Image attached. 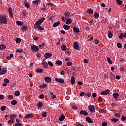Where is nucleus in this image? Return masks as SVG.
<instances>
[{
    "instance_id": "nucleus-19",
    "label": "nucleus",
    "mask_w": 126,
    "mask_h": 126,
    "mask_svg": "<svg viewBox=\"0 0 126 126\" xmlns=\"http://www.w3.org/2000/svg\"><path fill=\"white\" fill-rule=\"evenodd\" d=\"M60 21L56 22L53 24V27H57V26H59V25H60Z\"/></svg>"
},
{
    "instance_id": "nucleus-57",
    "label": "nucleus",
    "mask_w": 126,
    "mask_h": 126,
    "mask_svg": "<svg viewBox=\"0 0 126 126\" xmlns=\"http://www.w3.org/2000/svg\"><path fill=\"white\" fill-rule=\"evenodd\" d=\"M4 82H5V83H9V80L8 79H4Z\"/></svg>"
},
{
    "instance_id": "nucleus-64",
    "label": "nucleus",
    "mask_w": 126,
    "mask_h": 126,
    "mask_svg": "<svg viewBox=\"0 0 126 126\" xmlns=\"http://www.w3.org/2000/svg\"><path fill=\"white\" fill-rule=\"evenodd\" d=\"M77 84L78 85H82V84H83V83L81 81H78V83H77Z\"/></svg>"
},
{
    "instance_id": "nucleus-15",
    "label": "nucleus",
    "mask_w": 126,
    "mask_h": 126,
    "mask_svg": "<svg viewBox=\"0 0 126 126\" xmlns=\"http://www.w3.org/2000/svg\"><path fill=\"white\" fill-rule=\"evenodd\" d=\"M74 48L75 49V50H78L79 49V46H78V42H75L74 43Z\"/></svg>"
},
{
    "instance_id": "nucleus-55",
    "label": "nucleus",
    "mask_w": 126,
    "mask_h": 126,
    "mask_svg": "<svg viewBox=\"0 0 126 126\" xmlns=\"http://www.w3.org/2000/svg\"><path fill=\"white\" fill-rule=\"evenodd\" d=\"M122 121H126V117L125 116H124V115L122 116V118H121Z\"/></svg>"
},
{
    "instance_id": "nucleus-51",
    "label": "nucleus",
    "mask_w": 126,
    "mask_h": 126,
    "mask_svg": "<svg viewBox=\"0 0 126 126\" xmlns=\"http://www.w3.org/2000/svg\"><path fill=\"white\" fill-rule=\"evenodd\" d=\"M3 99H4V95L0 94V100H3Z\"/></svg>"
},
{
    "instance_id": "nucleus-1",
    "label": "nucleus",
    "mask_w": 126,
    "mask_h": 126,
    "mask_svg": "<svg viewBox=\"0 0 126 126\" xmlns=\"http://www.w3.org/2000/svg\"><path fill=\"white\" fill-rule=\"evenodd\" d=\"M7 23V18L5 16H0V24H6Z\"/></svg>"
},
{
    "instance_id": "nucleus-18",
    "label": "nucleus",
    "mask_w": 126,
    "mask_h": 126,
    "mask_svg": "<svg viewBox=\"0 0 126 126\" xmlns=\"http://www.w3.org/2000/svg\"><path fill=\"white\" fill-rule=\"evenodd\" d=\"M73 29L75 33H79V32H80L79 28L75 27H74Z\"/></svg>"
},
{
    "instance_id": "nucleus-9",
    "label": "nucleus",
    "mask_w": 126,
    "mask_h": 126,
    "mask_svg": "<svg viewBox=\"0 0 126 126\" xmlns=\"http://www.w3.org/2000/svg\"><path fill=\"white\" fill-rule=\"evenodd\" d=\"M7 72L6 69L5 68H2L1 70V72H0V75H2L3 74H5Z\"/></svg>"
},
{
    "instance_id": "nucleus-21",
    "label": "nucleus",
    "mask_w": 126,
    "mask_h": 126,
    "mask_svg": "<svg viewBox=\"0 0 126 126\" xmlns=\"http://www.w3.org/2000/svg\"><path fill=\"white\" fill-rule=\"evenodd\" d=\"M63 27L64 29H65V30H68L70 29V26H69V25H64Z\"/></svg>"
},
{
    "instance_id": "nucleus-48",
    "label": "nucleus",
    "mask_w": 126,
    "mask_h": 126,
    "mask_svg": "<svg viewBox=\"0 0 126 126\" xmlns=\"http://www.w3.org/2000/svg\"><path fill=\"white\" fill-rule=\"evenodd\" d=\"M84 95H85V93H84V92H81L80 94V96L81 97H83V96H84Z\"/></svg>"
},
{
    "instance_id": "nucleus-5",
    "label": "nucleus",
    "mask_w": 126,
    "mask_h": 126,
    "mask_svg": "<svg viewBox=\"0 0 126 126\" xmlns=\"http://www.w3.org/2000/svg\"><path fill=\"white\" fill-rule=\"evenodd\" d=\"M88 108L90 112H91V113H95V108H94L93 105H90L88 106Z\"/></svg>"
},
{
    "instance_id": "nucleus-3",
    "label": "nucleus",
    "mask_w": 126,
    "mask_h": 126,
    "mask_svg": "<svg viewBox=\"0 0 126 126\" xmlns=\"http://www.w3.org/2000/svg\"><path fill=\"white\" fill-rule=\"evenodd\" d=\"M65 17H63V20L64 22H65V20L68 19V17L70 16V12H67L65 13L64 14Z\"/></svg>"
},
{
    "instance_id": "nucleus-49",
    "label": "nucleus",
    "mask_w": 126,
    "mask_h": 126,
    "mask_svg": "<svg viewBox=\"0 0 126 126\" xmlns=\"http://www.w3.org/2000/svg\"><path fill=\"white\" fill-rule=\"evenodd\" d=\"M8 98L10 99V100H11V99H13V96H12V95H11V94H8Z\"/></svg>"
},
{
    "instance_id": "nucleus-33",
    "label": "nucleus",
    "mask_w": 126,
    "mask_h": 126,
    "mask_svg": "<svg viewBox=\"0 0 126 126\" xmlns=\"http://www.w3.org/2000/svg\"><path fill=\"white\" fill-rule=\"evenodd\" d=\"M107 59L110 64H113V62H112L111 59H110V57H107Z\"/></svg>"
},
{
    "instance_id": "nucleus-32",
    "label": "nucleus",
    "mask_w": 126,
    "mask_h": 126,
    "mask_svg": "<svg viewBox=\"0 0 126 126\" xmlns=\"http://www.w3.org/2000/svg\"><path fill=\"white\" fill-rule=\"evenodd\" d=\"M32 117H33L32 114H27L25 116V118H27V119H29V118H32Z\"/></svg>"
},
{
    "instance_id": "nucleus-60",
    "label": "nucleus",
    "mask_w": 126,
    "mask_h": 126,
    "mask_svg": "<svg viewBox=\"0 0 126 126\" xmlns=\"http://www.w3.org/2000/svg\"><path fill=\"white\" fill-rule=\"evenodd\" d=\"M27 29V26H24L22 28V30H26Z\"/></svg>"
},
{
    "instance_id": "nucleus-20",
    "label": "nucleus",
    "mask_w": 126,
    "mask_h": 126,
    "mask_svg": "<svg viewBox=\"0 0 126 126\" xmlns=\"http://www.w3.org/2000/svg\"><path fill=\"white\" fill-rule=\"evenodd\" d=\"M65 119V116L63 115H62L59 118V121H63Z\"/></svg>"
},
{
    "instance_id": "nucleus-59",
    "label": "nucleus",
    "mask_w": 126,
    "mask_h": 126,
    "mask_svg": "<svg viewBox=\"0 0 126 126\" xmlns=\"http://www.w3.org/2000/svg\"><path fill=\"white\" fill-rule=\"evenodd\" d=\"M107 125H108V124L106 122H103L102 123V126H107Z\"/></svg>"
},
{
    "instance_id": "nucleus-53",
    "label": "nucleus",
    "mask_w": 126,
    "mask_h": 126,
    "mask_svg": "<svg viewBox=\"0 0 126 126\" xmlns=\"http://www.w3.org/2000/svg\"><path fill=\"white\" fill-rule=\"evenodd\" d=\"M39 98L40 99H44V98H45V95L43 94H41L40 95Z\"/></svg>"
},
{
    "instance_id": "nucleus-40",
    "label": "nucleus",
    "mask_w": 126,
    "mask_h": 126,
    "mask_svg": "<svg viewBox=\"0 0 126 126\" xmlns=\"http://www.w3.org/2000/svg\"><path fill=\"white\" fill-rule=\"evenodd\" d=\"M99 13H95L94 14V18L96 19V18H99Z\"/></svg>"
},
{
    "instance_id": "nucleus-24",
    "label": "nucleus",
    "mask_w": 126,
    "mask_h": 126,
    "mask_svg": "<svg viewBox=\"0 0 126 126\" xmlns=\"http://www.w3.org/2000/svg\"><path fill=\"white\" fill-rule=\"evenodd\" d=\"M113 97L114 98H118L119 97V93H114L113 94Z\"/></svg>"
},
{
    "instance_id": "nucleus-58",
    "label": "nucleus",
    "mask_w": 126,
    "mask_h": 126,
    "mask_svg": "<svg viewBox=\"0 0 126 126\" xmlns=\"http://www.w3.org/2000/svg\"><path fill=\"white\" fill-rule=\"evenodd\" d=\"M13 118H16V115L15 114H14L13 115L10 116V119H12Z\"/></svg>"
},
{
    "instance_id": "nucleus-62",
    "label": "nucleus",
    "mask_w": 126,
    "mask_h": 126,
    "mask_svg": "<svg viewBox=\"0 0 126 126\" xmlns=\"http://www.w3.org/2000/svg\"><path fill=\"white\" fill-rule=\"evenodd\" d=\"M98 102H102L103 101V99H102V97L100 96L98 99Z\"/></svg>"
},
{
    "instance_id": "nucleus-7",
    "label": "nucleus",
    "mask_w": 126,
    "mask_h": 126,
    "mask_svg": "<svg viewBox=\"0 0 126 126\" xmlns=\"http://www.w3.org/2000/svg\"><path fill=\"white\" fill-rule=\"evenodd\" d=\"M44 20H45V18L42 17L37 22H36L35 24H40L41 25V23H43V22H44Z\"/></svg>"
},
{
    "instance_id": "nucleus-6",
    "label": "nucleus",
    "mask_w": 126,
    "mask_h": 126,
    "mask_svg": "<svg viewBox=\"0 0 126 126\" xmlns=\"http://www.w3.org/2000/svg\"><path fill=\"white\" fill-rule=\"evenodd\" d=\"M56 81L57 82H59V83H62V84H63L64 83V80L63 79H59V78H55Z\"/></svg>"
},
{
    "instance_id": "nucleus-23",
    "label": "nucleus",
    "mask_w": 126,
    "mask_h": 126,
    "mask_svg": "<svg viewBox=\"0 0 126 126\" xmlns=\"http://www.w3.org/2000/svg\"><path fill=\"white\" fill-rule=\"evenodd\" d=\"M55 64H58V65H62L63 63H62V61L61 60H58L56 62Z\"/></svg>"
},
{
    "instance_id": "nucleus-30",
    "label": "nucleus",
    "mask_w": 126,
    "mask_h": 126,
    "mask_svg": "<svg viewBox=\"0 0 126 126\" xmlns=\"http://www.w3.org/2000/svg\"><path fill=\"white\" fill-rule=\"evenodd\" d=\"M36 72H37L38 73H42L43 69H40V68L37 69H36Z\"/></svg>"
},
{
    "instance_id": "nucleus-25",
    "label": "nucleus",
    "mask_w": 126,
    "mask_h": 126,
    "mask_svg": "<svg viewBox=\"0 0 126 126\" xmlns=\"http://www.w3.org/2000/svg\"><path fill=\"white\" fill-rule=\"evenodd\" d=\"M61 49L62 51H65V50H66V46L65 45L63 44L61 46Z\"/></svg>"
},
{
    "instance_id": "nucleus-47",
    "label": "nucleus",
    "mask_w": 126,
    "mask_h": 126,
    "mask_svg": "<svg viewBox=\"0 0 126 126\" xmlns=\"http://www.w3.org/2000/svg\"><path fill=\"white\" fill-rule=\"evenodd\" d=\"M48 63L49 65H50V66H51V67H53V63H52V62L49 61Z\"/></svg>"
},
{
    "instance_id": "nucleus-56",
    "label": "nucleus",
    "mask_w": 126,
    "mask_h": 126,
    "mask_svg": "<svg viewBox=\"0 0 126 126\" xmlns=\"http://www.w3.org/2000/svg\"><path fill=\"white\" fill-rule=\"evenodd\" d=\"M99 112H100V113H106V111L104 109H102V110L100 109Z\"/></svg>"
},
{
    "instance_id": "nucleus-41",
    "label": "nucleus",
    "mask_w": 126,
    "mask_h": 126,
    "mask_svg": "<svg viewBox=\"0 0 126 126\" xmlns=\"http://www.w3.org/2000/svg\"><path fill=\"white\" fill-rule=\"evenodd\" d=\"M123 36H124V34H123V33H121L118 36L119 38L121 39V40H123Z\"/></svg>"
},
{
    "instance_id": "nucleus-52",
    "label": "nucleus",
    "mask_w": 126,
    "mask_h": 126,
    "mask_svg": "<svg viewBox=\"0 0 126 126\" xmlns=\"http://www.w3.org/2000/svg\"><path fill=\"white\" fill-rule=\"evenodd\" d=\"M16 42L17 43H20V42H21V39H20V38H16Z\"/></svg>"
},
{
    "instance_id": "nucleus-54",
    "label": "nucleus",
    "mask_w": 126,
    "mask_h": 126,
    "mask_svg": "<svg viewBox=\"0 0 126 126\" xmlns=\"http://www.w3.org/2000/svg\"><path fill=\"white\" fill-rule=\"evenodd\" d=\"M115 117H116V118H120V117H121V115H120V114L119 113H116L115 114Z\"/></svg>"
},
{
    "instance_id": "nucleus-36",
    "label": "nucleus",
    "mask_w": 126,
    "mask_h": 126,
    "mask_svg": "<svg viewBox=\"0 0 126 126\" xmlns=\"http://www.w3.org/2000/svg\"><path fill=\"white\" fill-rule=\"evenodd\" d=\"M37 106L39 108H41V107H43V103H42V102L38 103Z\"/></svg>"
},
{
    "instance_id": "nucleus-46",
    "label": "nucleus",
    "mask_w": 126,
    "mask_h": 126,
    "mask_svg": "<svg viewBox=\"0 0 126 126\" xmlns=\"http://www.w3.org/2000/svg\"><path fill=\"white\" fill-rule=\"evenodd\" d=\"M108 36V37L111 39V38H112V37H113V33H112L111 32H109Z\"/></svg>"
},
{
    "instance_id": "nucleus-31",
    "label": "nucleus",
    "mask_w": 126,
    "mask_h": 126,
    "mask_svg": "<svg viewBox=\"0 0 126 126\" xmlns=\"http://www.w3.org/2000/svg\"><path fill=\"white\" fill-rule=\"evenodd\" d=\"M87 13H89V14H92L93 13V10L91 9H89L88 11H87Z\"/></svg>"
},
{
    "instance_id": "nucleus-42",
    "label": "nucleus",
    "mask_w": 126,
    "mask_h": 126,
    "mask_svg": "<svg viewBox=\"0 0 126 126\" xmlns=\"http://www.w3.org/2000/svg\"><path fill=\"white\" fill-rule=\"evenodd\" d=\"M117 46L119 49H122V44L120 43H118Z\"/></svg>"
},
{
    "instance_id": "nucleus-39",
    "label": "nucleus",
    "mask_w": 126,
    "mask_h": 126,
    "mask_svg": "<svg viewBox=\"0 0 126 126\" xmlns=\"http://www.w3.org/2000/svg\"><path fill=\"white\" fill-rule=\"evenodd\" d=\"M111 121H112V122H113L114 123H116V122H118V121H119V119H118L117 118H112L111 119Z\"/></svg>"
},
{
    "instance_id": "nucleus-28",
    "label": "nucleus",
    "mask_w": 126,
    "mask_h": 126,
    "mask_svg": "<svg viewBox=\"0 0 126 126\" xmlns=\"http://www.w3.org/2000/svg\"><path fill=\"white\" fill-rule=\"evenodd\" d=\"M45 45H46V43H43L41 45H39L38 46L39 49H43V48H44V47H45Z\"/></svg>"
},
{
    "instance_id": "nucleus-29",
    "label": "nucleus",
    "mask_w": 126,
    "mask_h": 126,
    "mask_svg": "<svg viewBox=\"0 0 126 126\" xmlns=\"http://www.w3.org/2000/svg\"><path fill=\"white\" fill-rule=\"evenodd\" d=\"M11 104H12V105H13V106H15V105H16V104H17V101L15 100H13V101H11Z\"/></svg>"
},
{
    "instance_id": "nucleus-44",
    "label": "nucleus",
    "mask_w": 126,
    "mask_h": 126,
    "mask_svg": "<svg viewBox=\"0 0 126 126\" xmlns=\"http://www.w3.org/2000/svg\"><path fill=\"white\" fill-rule=\"evenodd\" d=\"M42 116L43 118H45V117H47V112H43L42 114Z\"/></svg>"
},
{
    "instance_id": "nucleus-14",
    "label": "nucleus",
    "mask_w": 126,
    "mask_h": 126,
    "mask_svg": "<svg viewBox=\"0 0 126 126\" xmlns=\"http://www.w3.org/2000/svg\"><path fill=\"white\" fill-rule=\"evenodd\" d=\"M86 121L90 124H92L93 123V121H92V119H91L89 117H87L86 118Z\"/></svg>"
},
{
    "instance_id": "nucleus-12",
    "label": "nucleus",
    "mask_w": 126,
    "mask_h": 126,
    "mask_svg": "<svg viewBox=\"0 0 126 126\" xmlns=\"http://www.w3.org/2000/svg\"><path fill=\"white\" fill-rule=\"evenodd\" d=\"M110 93V90H107L105 91H103L101 92L102 95H107Z\"/></svg>"
},
{
    "instance_id": "nucleus-26",
    "label": "nucleus",
    "mask_w": 126,
    "mask_h": 126,
    "mask_svg": "<svg viewBox=\"0 0 126 126\" xmlns=\"http://www.w3.org/2000/svg\"><path fill=\"white\" fill-rule=\"evenodd\" d=\"M5 48H6V46H5V45L4 44H2L0 45V50H5Z\"/></svg>"
},
{
    "instance_id": "nucleus-8",
    "label": "nucleus",
    "mask_w": 126,
    "mask_h": 126,
    "mask_svg": "<svg viewBox=\"0 0 126 126\" xmlns=\"http://www.w3.org/2000/svg\"><path fill=\"white\" fill-rule=\"evenodd\" d=\"M44 80L47 83H50L52 81V78H50V77H46L44 78Z\"/></svg>"
},
{
    "instance_id": "nucleus-50",
    "label": "nucleus",
    "mask_w": 126,
    "mask_h": 126,
    "mask_svg": "<svg viewBox=\"0 0 126 126\" xmlns=\"http://www.w3.org/2000/svg\"><path fill=\"white\" fill-rule=\"evenodd\" d=\"M5 109H6V107L5 106H3L1 107V111H5Z\"/></svg>"
},
{
    "instance_id": "nucleus-10",
    "label": "nucleus",
    "mask_w": 126,
    "mask_h": 126,
    "mask_svg": "<svg viewBox=\"0 0 126 126\" xmlns=\"http://www.w3.org/2000/svg\"><path fill=\"white\" fill-rule=\"evenodd\" d=\"M44 57H45V59H49V58H51V57H52V53H46L45 54Z\"/></svg>"
},
{
    "instance_id": "nucleus-22",
    "label": "nucleus",
    "mask_w": 126,
    "mask_h": 126,
    "mask_svg": "<svg viewBox=\"0 0 126 126\" xmlns=\"http://www.w3.org/2000/svg\"><path fill=\"white\" fill-rule=\"evenodd\" d=\"M75 83V78H74L73 76H72L71 79V84H74Z\"/></svg>"
},
{
    "instance_id": "nucleus-37",
    "label": "nucleus",
    "mask_w": 126,
    "mask_h": 126,
    "mask_svg": "<svg viewBox=\"0 0 126 126\" xmlns=\"http://www.w3.org/2000/svg\"><path fill=\"white\" fill-rule=\"evenodd\" d=\"M24 3H25V6H26V7H27V8H30V6H29V4L28 3V2H25Z\"/></svg>"
},
{
    "instance_id": "nucleus-11",
    "label": "nucleus",
    "mask_w": 126,
    "mask_h": 126,
    "mask_svg": "<svg viewBox=\"0 0 126 126\" xmlns=\"http://www.w3.org/2000/svg\"><path fill=\"white\" fill-rule=\"evenodd\" d=\"M8 12L10 17L12 18L13 17V15L12 14V9L11 8V7L8 8Z\"/></svg>"
},
{
    "instance_id": "nucleus-2",
    "label": "nucleus",
    "mask_w": 126,
    "mask_h": 126,
    "mask_svg": "<svg viewBox=\"0 0 126 126\" xmlns=\"http://www.w3.org/2000/svg\"><path fill=\"white\" fill-rule=\"evenodd\" d=\"M31 50L33 52H38L39 51V47L35 45H33L31 46Z\"/></svg>"
},
{
    "instance_id": "nucleus-34",
    "label": "nucleus",
    "mask_w": 126,
    "mask_h": 126,
    "mask_svg": "<svg viewBox=\"0 0 126 126\" xmlns=\"http://www.w3.org/2000/svg\"><path fill=\"white\" fill-rule=\"evenodd\" d=\"M116 3H117V4H119V5H122V4L123 3L122 1H121L120 0H116Z\"/></svg>"
},
{
    "instance_id": "nucleus-45",
    "label": "nucleus",
    "mask_w": 126,
    "mask_h": 126,
    "mask_svg": "<svg viewBox=\"0 0 126 126\" xmlns=\"http://www.w3.org/2000/svg\"><path fill=\"white\" fill-rule=\"evenodd\" d=\"M39 87H40V88H45V87H47V85H46V84H43V85H40V86H39Z\"/></svg>"
},
{
    "instance_id": "nucleus-17",
    "label": "nucleus",
    "mask_w": 126,
    "mask_h": 126,
    "mask_svg": "<svg viewBox=\"0 0 126 126\" xmlns=\"http://www.w3.org/2000/svg\"><path fill=\"white\" fill-rule=\"evenodd\" d=\"M42 65H43L44 68H47L48 67V63L46 61H44L42 63Z\"/></svg>"
},
{
    "instance_id": "nucleus-13",
    "label": "nucleus",
    "mask_w": 126,
    "mask_h": 126,
    "mask_svg": "<svg viewBox=\"0 0 126 126\" xmlns=\"http://www.w3.org/2000/svg\"><path fill=\"white\" fill-rule=\"evenodd\" d=\"M80 115H84V116H88V113L84 110H81L80 112Z\"/></svg>"
},
{
    "instance_id": "nucleus-4",
    "label": "nucleus",
    "mask_w": 126,
    "mask_h": 126,
    "mask_svg": "<svg viewBox=\"0 0 126 126\" xmlns=\"http://www.w3.org/2000/svg\"><path fill=\"white\" fill-rule=\"evenodd\" d=\"M41 25L39 24H35L34 27V28H38L39 30H44V28L43 27L40 26Z\"/></svg>"
},
{
    "instance_id": "nucleus-63",
    "label": "nucleus",
    "mask_w": 126,
    "mask_h": 126,
    "mask_svg": "<svg viewBox=\"0 0 126 126\" xmlns=\"http://www.w3.org/2000/svg\"><path fill=\"white\" fill-rule=\"evenodd\" d=\"M61 33L62 34H63V35H65V31H64V30L61 31Z\"/></svg>"
},
{
    "instance_id": "nucleus-43",
    "label": "nucleus",
    "mask_w": 126,
    "mask_h": 126,
    "mask_svg": "<svg viewBox=\"0 0 126 126\" xmlns=\"http://www.w3.org/2000/svg\"><path fill=\"white\" fill-rule=\"evenodd\" d=\"M67 65L68 66H71V65H72V62H69L67 63Z\"/></svg>"
},
{
    "instance_id": "nucleus-27",
    "label": "nucleus",
    "mask_w": 126,
    "mask_h": 126,
    "mask_svg": "<svg viewBox=\"0 0 126 126\" xmlns=\"http://www.w3.org/2000/svg\"><path fill=\"white\" fill-rule=\"evenodd\" d=\"M15 96H16V97H19V96H20V93H19V91H17L15 92L14 94Z\"/></svg>"
},
{
    "instance_id": "nucleus-35",
    "label": "nucleus",
    "mask_w": 126,
    "mask_h": 126,
    "mask_svg": "<svg viewBox=\"0 0 126 126\" xmlns=\"http://www.w3.org/2000/svg\"><path fill=\"white\" fill-rule=\"evenodd\" d=\"M16 23H17V25H20V26H21V25H23V22H20L19 21H17L16 22Z\"/></svg>"
},
{
    "instance_id": "nucleus-38",
    "label": "nucleus",
    "mask_w": 126,
    "mask_h": 126,
    "mask_svg": "<svg viewBox=\"0 0 126 126\" xmlns=\"http://www.w3.org/2000/svg\"><path fill=\"white\" fill-rule=\"evenodd\" d=\"M92 96L93 98H96L97 97V94L96 93H93Z\"/></svg>"
},
{
    "instance_id": "nucleus-61",
    "label": "nucleus",
    "mask_w": 126,
    "mask_h": 126,
    "mask_svg": "<svg viewBox=\"0 0 126 126\" xmlns=\"http://www.w3.org/2000/svg\"><path fill=\"white\" fill-rule=\"evenodd\" d=\"M33 40H34L35 41H38V40H39V37H38L37 36H34L33 37Z\"/></svg>"
},
{
    "instance_id": "nucleus-16",
    "label": "nucleus",
    "mask_w": 126,
    "mask_h": 126,
    "mask_svg": "<svg viewBox=\"0 0 126 126\" xmlns=\"http://www.w3.org/2000/svg\"><path fill=\"white\" fill-rule=\"evenodd\" d=\"M72 23V20L71 18H68L66 20V24H71Z\"/></svg>"
}]
</instances>
